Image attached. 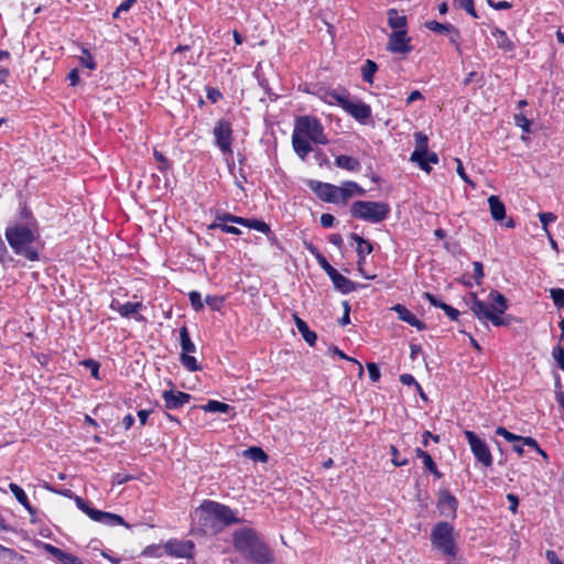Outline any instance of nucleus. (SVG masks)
I'll list each match as a JSON object with an SVG mask.
<instances>
[{"label": "nucleus", "instance_id": "obj_1", "mask_svg": "<svg viewBox=\"0 0 564 564\" xmlns=\"http://www.w3.org/2000/svg\"><path fill=\"white\" fill-rule=\"evenodd\" d=\"M465 301L480 323L487 324V322H491V324L497 327L509 326L511 324V315L502 316L508 310V300L499 291H490L488 294V303L479 300L475 292L469 293Z\"/></svg>", "mask_w": 564, "mask_h": 564}, {"label": "nucleus", "instance_id": "obj_2", "mask_svg": "<svg viewBox=\"0 0 564 564\" xmlns=\"http://www.w3.org/2000/svg\"><path fill=\"white\" fill-rule=\"evenodd\" d=\"M311 141L316 144H327L328 139L324 133V128L319 120L314 116H300L295 119L292 133V147L299 158L305 160L313 151Z\"/></svg>", "mask_w": 564, "mask_h": 564}, {"label": "nucleus", "instance_id": "obj_3", "mask_svg": "<svg viewBox=\"0 0 564 564\" xmlns=\"http://www.w3.org/2000/svg\"><path fill=\"white\" fill-rule=\"evenodd\" d=\"M232 542L235 549L248 561L256 564H270L274 561L273 551L252 528L236 530Z\"/></svg>", "mask_w": 564, "mask_h": 564}, {"label": "nucleus", "instance_id": "obj_4", "mask_svg": "<svg viewBox=\"0 0 564 564\" xmlns=\"http://www.w3.org/2000/svg\"><path fill=\"white\" fill-rule=\"evenodd\" d=\"M204 533H217L225 527L240 523L235 512L226 505L213 500H204L196 510Z\"/></svg>", "mask_w": 564, "mask_h": 564}, {"label": "nucleus", "instance_id": "obj_5", "mask_svg": "<svg viewBox=\"0 0 564 564\" xmlns=\"http://www.w3.org/2000/svg\"><path fill=\"white\" fill-rule=\"evenodd\" d=\"M6 239L15 254L22 256L29 261H39L40 253L34 247L39 238V230L35 224H17L6 228Z\"/></svg>", "mask_w": 564, "mask_h": 564}, {"label": "nucleus", "instance_id": "obj_6", "mask_svg": "<svg viewBox=\"0 0 564 564\" xmlns=\"http://www.w3.org/2000/svg\"><path fill=\"white\" fill-rule=\"evenodd\" d=\"M431 543L444 556L455 558L458 545L454 536V527L447 521L437 522L431 531Z\"/></svg>", "mask_w": 564, "mask_h": 564}, {"label": "nucleus", "instance_id": "obj_7", "mask_svg": "<svg viewBox=\"0 0 564 564\" xmlns=\"http://www.w3.org/2000/svg\"><path fill=\"white\" fill-rule=\"evenodd\" d=\"M350 214L354 218L379 224L389 216L390 206L384 202L356 200L350 206Z\"/></svg>", "mask_w": 564, "mask_h": 564}, {"label": "nucleus", "instance_id": "obj_8", "mask_svg": "<svg viewBox=\"0 0 564 564\" xmlns=\"http://www.w3.org/2000/svg\"><path fill=\"white\" fill-rule=\"evenodd\" d=\"M232 127L227 119H219L216 121L213 129L215 145L224 155H232Z\"/></svg>", "mask_w": 564, "mask_h": 564}, {"label": "nucleus", "instance_id": "obj_9", "mask_svg": "<svg viewBox=\"0 0 564 564\" xmlns=\"http://www.w3.org/2000/svg\"><path fill=\"white\" fill-rule=\"evenodd\" d=\"M180 344L182 348V354L180 357L182 366L191 372L200 370V366L198 365L196 358L189 356V354L196 351V346L192 341L186 326H182L180 328Z\"/></svg>", "mask_w": 564, "mask_h": 564}, {"label": "nucleus", "instance_id": "obj_10", "mask_svg": "<svg viewBox=\"0 0 564 564\" xmlns=\"http://www.w3.org/2000/svg\"><path fill=\"white\" fill-rule=\"evenodd\" d=\"M464 435L477 462L485 467H491L494 458L487 443L473 431H465Z\"/></svg>", "mask_w": 564, "mask_h": 564}, {"label": "nucleus", "instance_id": "obj_11", "mask_svg": "<svg viewBox=\"0 0 564 564\" xmlns=\"http://www.w3.org/2000/svg\"><path fill=\"white\" fill-rule=\"evenodd\" d=\"M458 505L457 498L448 489L437 491L436 508L441 516L454 520L457 517Z\"/></svg>", "mask_w": 564, "mask_h": 564}, {"label": "nucleus", "instance_id": "obj_12", "mask_svg": "<svg viewBox=\"0 0 564 564\" xmlns=\"http://www.w3.org/2000/svg\"><path fill=\"white\" fill-rule=\"evenodd\" d=\"M411 37L408 31H392L389 34L387 51L393 54L406 55L412 52Z\"/></svg>", "mask_w": 564, "mask_h": 564}, {"label": "nucleus", "instance_id": "obj_13", "mask_svg": "<svg viewBox=\"0 0 564 564\" xmlns=\"http://www.w3.org/2000/svg\"><path fill=\"white\" fill-rule=\"evenodd\" d=\"M194 543L191 540L170 539L164 545V553L176 558L193 557Z\"/></svg>", "mask_w": 564, "mask_h": 564}, {"label": "nucleus", "instance_id": "obj_14", "mask_svg": "<svg viewBox=\"0 0 564 564\" xmlns=\"http://www.w3.org/2000/svg\"><path fill=\"white\" fill-rule=\"evenodd\" d=\"M307 186L314 194L323 202L339 204L338 203V186L324 183L316 180H310Z\"/></svg>", "mask_w": 564, "mask_h": 564}, {"label": "nucleus", "instance_id": "obj_15", "mask_svg": "<svg viewBox=\"0 0 564 564\" xmlns=\"http://www.w3.org/2000/svg\"><path fill=\"white\" fill-rule=\"evenodd\" d=\"M165 410H177L187 404L192 395L183 391L165 390L162 393Z\"/></svg>", "mask_w": 564, "mask_h": 564}, {"label": "nucleus", "instance_id": "obj_16", "mask_svg": "<svg viewBox=\"0 0 564 564\" xmlns=\"http://www.w3.org/2000/svg\"><path fill=\"white\" fill-rule=\"evenodd\" d=\"M415 149L411 153L410 161L417 164L420 169H425L423 164V155L429 151V138L425 133L419 131L414 133Z\"/></svg>", "mask_w": 564, "mask_h": 564}, {"label": "nucleus", "instance_id": "obj_17", "mask_svg": "<svg viewBox=\"0 0 564 564\" xmlns=\"http://www.w3.org/2000/svg\"><path fill=\"white\" fill-rule=\"evenodd\" d=\"M344 110L357 121L365 123L371 117V108L365 102H352L349 98Z\"/></svg>", "mask_w": 564, "mask_h": 564}, {"label": "nucleus", "instance_id": "obj_18", "mask_svg": "<svg viewBox=\"0 0 564 564\" xmlns=\"http://www.w3.org/2000/svg\"><path fill=\"white\" fill-rule=\"evenodd\" d=\"M425 26L430 31H433V32H436V33H440V34H443V33L448 34L451 42L458 46V41L460 39V33H459L458 29H456L453 24H451V23L443 24V23H440V22H437L435 20H432V21H427L425 23Z\"/></svg>", "mask_w": 564, "mask_h": 564}, {"label": "nucleus", "instance_id": "obj_19", "mask_svg": "<svg viewBox=\"0 0 564 564\" xmlns=\"http://www.w3.org/2000/svg\"><path fill=\"white\" fill-rule=\"evenodd\" d=\"M43 550L46 551L52 556H54L61 564H84L78 556L65 552L62 549L50 543H43Z\"/></svg>", "mask_w": 564, "mask_h": 564}, {"label": "nucleus", "instance_id": "obj_20", "mask_svg": "<svg viewBox=\"0 0 564 564\" xmlns=\"http://www.w3.org/2000/svg\"><path fill=\"white\" fill-rule=\"evenodd\" d=\"M89 518L96 522L104 523V524H107L110 527H115V525L128 527V524L124 522L122 517L115 514V513L101 511V510H98L95 508L93 510H90Z\"/></svg>", "mask_w": 564, "mask_h": 564}, {"label": "nucleus", "instance_id": "obj_21", "mask_svg": "<svg viewBox=\"0 0 564 564\" xmlns=\"http://www.w3.org/2000/svg\"><path fill=\"white\" fill-rule=\"evenodd\" d=\"M355 194L364 195L365 189L356 182H344L341 186H338V203L345 205Z\"/></svg>", "mask_w": 564, "mask_h": 564}, {"label": "nucleus", "instance_id": "obj_22", "mask_svg": "<svg viewBox=\"0 0 564 564\" xmlns=\"http://www.w3.org/2000/svg\"><path fill=\"white\" fill-rule=\"evenodd\" d=\"M334 288L343 294H348L357 289V284L335 270L329 276Z\"/></svg>", "mask_w": 564, "mask_h": 564}, {"label": "nucleus", "instance_id": "obj_23", "mask_svg": "<svg viewBox=\"0 0 564 564\" xmlns=\"http://www.w3.org/2000/svg\"><path fill=\"white\" fill-rule=\"evenodd\" d=\"M397 314L399 319L408 323L409 325L415 327L419 330L425 329V324L420 321L411 311H409L404 305L397 304L392 308Z\"/></svg>", "mask_w": 564, "mask_h": 564}, {"label": "nucleus", "instance_id": "obj_24", "mask_svg": "<svg viewBox=\"0 0 564 564\" xmlns=\"http://www.w3.org/2000/svg\"><path fill=\"white\" fill-rule=\"evenodd\" d=\"M349 238L357 243L356 252L358 256L357 264H365L366 256L370 254L373 251L372 243L359 235L352 232L349 235Z\"/></svg>", "mask_w": 564, "mask_h": 564}, {"label": "nucleus", "instance_id": "obj_25", "mask_svg": "<svg viewBox=\"0 0 564 564\" xmlns=\"http://www.w3.org/2000/svg\"><path fill=\"white\" fill-rule=\"evenodd\" d=\"M110 308L117 311L122 317H130L138 314L139 311L143 308V304L141 302H127L121 304L117 300H113L110 304Z\"/></svg>", "mask_w": 564, "mask_h": 564}, {"label": "nucleus", "instance_id": "obj_26", "mask_svg": "<svg viewBox=\"0 0 564 564\" xmlns=\"http://www.w3.org/2000/svg\"><path fill=\"white\" fill-rule=\"evenodd\" d=\"M415 455L422 459L426 470L430 471L435 478L441 479L443 477V473L438 470L434 459L426 451L417 447L415 448Z\"/></svg>", "mask_w": 564, "mask_h": 564}, {"label": "nucleus", "instance_id": "obj_27", "mask_svg": "<svg viewBox=\"0 0 564 564\" xmlns=\"http://www.w3.org/2000/svg\"><path fill=\"white\" fill-rule=\"evenodd\" d=\"M388 25L393 31H408V20L405 15L399 14L397 9H389L387 12Z\"/></svg>", "mask_w": 564, "mask_h": 564}, {"label": "nucleus", "instance_id": "obj_28", "mask_svg": "<svg viewBox=\"0 0 564 564\" xmlns=\"http://www.w3.org/2000/svg\"><path fill=\"white\" fill-rule=\"evenodd\" d=\"M297 330L302 335L303 339L310 345L314 346L317 339L315 332L311 330L307 323L299 317L296 314L293 315Z\"/></svg>", "mask_w": 564, "mask_h": 564}, {"label": "nucleus", "instance_id": "obj_29", "mask_svg": "<svg viewBox=\"0 0 564 564\" xmlns=\"http://www.w3.org/2000/svg\"><path fill=\"white\" fill-rule=\"evenodd\" d=\"M305 248L310 251L312 256L316 259L319 267L325 271V273L329 276L336 269L329 264L327 259L323 256V253L318 250L316 246L312 242H305Z\"/></svg>", "mask_w": 564, "mask_h": 564}, {"label": "nucleus", "instance_id": "obj_30", "mask_svg": "<svg viewBox=\"0 0 564 564\" xmlns=\"http://www.w3.org/2000/svg\"><path fill=\"white\" fill-rule=\"evenodd\" d=\"M488 205L492 219H495L496 221H501L506 218L505 204L500 200L498 196L491 195L488 198Z\"/></svg>", "mask_w": 564, "mask_h": 564}, {"label": "nucleus", "instance_id": "obj_31", "mask_svg": "<svg viewBox=\"0 0 564 564\" xmlns=\"http://www.w3.org/2000/svg\"><path fill=\"white\" fill-rule=\"evenodd\" d=\"M335 165L348 172H358L361 169V164L356 158L345 154L336 156Z\"/></svg>", "mask_w": 564, "mask_h": 564}, {"label": "nucleus", "instance_id": "obj_32", "mask_svg": "<svg viewBox=\"0 0 564 564\" xmlns=\"http://www.w3.org/2000/svg\"><path fill=\"white\" fill-rule=\"evenodd\" d=\"M491 35L495 37L497 46L500 50H503L506 52H510V51L514 50V47H516L514 43L509 39V36L507 35V33L503 30H501L499 28H494L491 31Z\"/></svg>", "mask_w": 564, "mask_h": 564}, {"label": "nucleus", "instance_id": "obj_33", "mask_svg": "<svg viewBox=\"0 0 564 564\" xmlns=\"http://www.w3.org/2000/svg\"><path fill=\"white\" fill-rule=\"evenodd\" d=\"M10 491L13 494L15 499L31 513H35V509L31 506L29 498L24 490L17 484L11 482L9 485Z\"/></svg>", "mask_w": 564, "mask_h": 564}, {"label": "nucleus", "instance_id": "obj_34", "mask_svg": "<svg viewBox=\"0 0 564 564\" xmlns=\"http://www.w3.org/2000/svg\"><path fill=\"white\" fill-rule=\"evenodd\" d=\"M321 98L328 105H338L344 109L349 96L348 94H339L336 90H327Z\"/></svg>", "mask_w": 564, "mask_h": 564}, {"label": "nucleus", "instance_id": "obj_35", "mask_svg": "<svg viewBox=\"0 0 564 564\" xmlns=\"http://www.w3.org/2000/svg\"><path fill=\"white\" fill-rule=\"evenodd\" d=\"M241 225L243 227L254 229L262 234H269L271 231L270 226L263 220L254 219V218H241Z\"/></svg>", "mask_w": 564, "mask_h": 564}, {"label": "nucleus", "instance_id": "obj_36", "mask_svg": "<svg viewBox=\"0 0 564 564\" xmlns=\"http://www.w3.org/2000/svg\"><path fill=\"white\" fill-rule=\"evenodd\" d=\"M378 70V65L376 62L371 59H367L365 64L361 67V77L362 80L372 84L373 83V76L376 72Z\"/></svg>", "mask_w": 564, "mask_h": 564}, {"label": "nucleus", "instance_id": "obj_37", "mask_svg": "<svg viewBox=\"0 0 564 564\" xmlns=\"http://www.w3.org/2000/svg\"><path fill=\"white\" fill-rule=\"evenodd\" d=\"M200 408L205 412H210V413H216V412L228 413L231 410V406L229 404L217 401V400H209L206 404L202 405Z\"/></svg>", "mask_w": 564, "mask_h": 564}, {"label": "nucleus", "instance_id": "obj_38", "mask_svg": "<svg viewBox=\"0 0 564 564\" xmlns=\"http://www.w3.org/2000/svg\"><path fill=\"white\" fill-rule=\"evenodd\" d=\"M243 456L252 459L253 462L267 463L269 459L268 454L258 446H251L243 452Z\"/></svg>", "mask_w": 564, "mask_h": 564}, {"label": "nucleus", "instance_id": "obj_39", "mask_svg": "<svg viewBox=\"0 0 564 564\" xmlns=\"http://www.w3.org/2000/svg\"><path fill=\"white\" fill-rule=\"evenodd\" d=\"M241 218L242 217H240V216H235V215H231V214L226 213V212L217 210L215 213V220L212 224H217V223L227 224V223H230V224L241 225V223H242Z\"/></svg>", "mask_w": 564, "mask_h": 564}, {"label": "nucleus", "instance_id": "obj_40", "mask_svg": "<svg viewBox=\"0 0 564 564\" xmlns=\"http://www.w3.org/2000/svg\"><path fill=\"white\" fill-rule=\"evenodd\" d=\"M14 560H20L22 562V554L18 553L13 549L0 545V561H3L6 564H11L15 563Z\"/></svg>", "mask_w": 564, "mask_h": 564}, {"label": "nucleus", "instance_id": "obj_41", "mask_svg": "<svg viewBox=\"0 0 564 564\" xmlns=\"http://www.w3.org/2000/svg\"><path fill=\"white\" fill-rule=\"evenodd\" d=\"M551 299L558 308H564V289L554 288L550 290Z\"/></svg>", "mask_w": 564, "mask_h": 564}, {"label": "nucleus", "instance_id": "obj_42", "mask_svg": "<svg viewBox=\"0 0 564 564\" xmlns=\"http://www.w3.org/2000/svg\"><path fill=\"white\" fill-rule=\"evenodd\" d=\"M219 228L223 232L231 234V235H241V230L238 227L227 225V224H209L208 230H214Z\"/></svg>", "mask_w": 564, "mask_h": 564}, {"label": "nucleus", "instance_id": "obj_43", "mask_svg": "<svg viewBox=\"0 0 564 564\" xmlns=\"http://www.w3.org/2000/svg\"><path fill=\"white\" fill-rule=\"evenodd\" d=\"M82 53L83 55L80 56V64L88 69H95L97 64L89 51L87 48H83Z\"/></svg>", "mask_w": 564, "mask_h": 564}, {"label": "nucleus", "instance_id": "obj_44", "mask_svg": "<svg viewBox=\"0 0 564 564\" xmlns=\"http://www.w3.org/2000/svg\"><path fill=\"white\" fill-rule=\"evenodd\" d=\"M188 297L194 311L199 312L204 308L202 295L198 291H191Z\"/></svg>", "mask_w": 564, "mask_h": 564}, {"label": "nucleus", "instance_id": "obj_45", "mask_svg": "<svg viewBox=\"0 0 564 564\" xmlns=\"http://www.w3.org/2000/svg\"><path fill=\"white\" fill-rule=\"evenodd\" d=\"M496 434L499 435V436H502L505 437V440L509 443H519L520 442V435H516L511 432H509L506 427L503 426H498L496 429Z\"/></svg>", "mask_w": 564, "mask_h": 564}, {"label": "nucleus", "instance_id": "obj_46", "mask_svg": "<svg viewBox=\"0 0 564 564\" xmlns=\"http://www.w3.org/2000/svg\"><path fill=\"white\" fill-rule=\"evenodd\" d=\"M438 161H440V159H438L437 153L427 151L426 155H423V164H424L425 169H421V170L426 173H430L432 170L430 164H437Z\"/></svg>", "mask_w": 564, "mask_h": 564}, {"label": "nucleus", "instance_id": "obj_47", "mask_svg": "<svg viewBox=\"0 0 564 564\" xmlns=\"http://www.w3.org/2000/svg\"><path fill=\"white\" fill-rule=\"evenodd\" d=\"M514 123L522 129L523 132H531V120H529L523 113L514 115Z\"/></svg>", "mask_w": 564, "mask_h": 564}, {"label": "nucleus", "instance_id": "obj_48", "mask_svg": "<svg viewBox=\"0 0 564 564\" xmlns=\"http://www.w3.org/2000/svg\"><path fill=\"white\" fill-rule=\"evenodd\" d=\"M390 454L392 456L391 462L394 466L401 467L409 464L408 458H401L398 448L394 445H390Z\"/></svg>", "mask_w": 564, "mask_h": 564}, {"label": "nucleus", "instance_id": "obj_49", "mask_svg": "<svg viewBox=\"0 0 564 564\" xmlns=\"http://www.w3.org/2000/svg\"><path fill=\"white\" fill-rule=\"evenodd\" d=\"M205 303L213 310V311H220L224 297L218 295H207L205 297Z\"/></svg>", "mask_w": 564, "mask_h": 564}, {"label": "nucleus", "instance_id": "obj_50", "mask_svg": "<svg viewBox=\"0 0 564 564\" xmlns=\"http://www.w3.org/2000/svg\"><path fill=\"white\" fill-rule=\"evenodd\" d=\"M153 156L155 161L159 163L158 169L160 172L164 173L170 169V162L162 152L154 150Z\"/></svg>", "mask_w": 564, "mask_h": 564}, {"label": "nucleus", "instance_id": "obj_51", "mask_svg": "<svg viewBox=\"0 0 564 564\" xmlns=\"http://www.w3.org/2000/svg\"><path fill=\"white\" fill-rule=\"evenodd\" d=\"M539 219L542 224V228L547 236H550V231L547 229L549 224L554 223L556 220V216L553 213H540Z\"/></svg>", "mask_w": 564, "mask_h": 564}, {"label": "nucleus", "instance_id": "obj_52", "mask_svg": "<svg viewBox=\"0 0 564 564\" xmlns=\"http://www.w3.org/2000/svg\"><path fill=\"white\" fill-rule=\"evenodd\" d=\"M552 357L556 361L560 369L564 371V347L561 345L553 347Z\"/></svg>", "mask_w": 564, "mask_h": 564}, {"label": "nucleus", "instance_id": "obj_53", "mask_svg": "<svg viewBox=\"0 0 564 564\" xmlns=\"http://www.w3.org/2000/svg\"><path fill=\"white\" fill-rule=\"evenodd\" d=\"M162 550H164L162 545L151 544L143 550L142 554L149 557H161L163 554Z\"/></svg>", "mask_w": 564, "mask_h": 564}, {"label": "nucleus", "instance_id": "obj_54", "mask_svg": "<svg viewBox=\"0 0 564 564\" xmlns=\"http://www.w3.org/2000/svg\"><path fill=\"white\" fill-rule=\"evenodd\" d=\"M473 267H474V273H473L471 278L475 280L477 285H480L482 278H484V265L479 261H474Z\"/></svg>", "mask_w": 564, "mask_h": 564}, {"label": "nucleus", "instance_id": "obj_55", "mask_svg": "<svg viewBox=\"0 0 564 564\" xmlns=\"http://www.w3.org/2000/svg\"><path fill=\"white\" fill-rule=\"evenodd\" d=\"M367 370L369 373V378L372 382H378L380 380L381 373L378 366L375 362H368Z\"/></svg>", "mask_w": 564, "mask_h": 564}, {"label": "nucleus", "instance_id": "obj_56", "mask_svg": "<svg viewBox=\"0 0 564 564\" xmlns=\"http://www.w3.org/2000/svg\"><path fill=\"white\" fill-rule=\"evenodd\" d=\"M333 354L337 355L341 359H346L352 362L358 364L359 366V375H362L364 368L360 362H358L356 359L348 357L344 351H341L337 346H332L329 349Z\"/></svg>", "mask_w": 564, "mask_h": 564}, {"label": "nucleus", "instance_id": "obj_57", "mask_svg": "<svg viewBox=\"0 0 564 564\" xmlns=\"http://www.w3.org/2000/svg\"><path fill=\"white\" fill-rule=\"evenodd\" d=\"M20 217H21V219L25 220L26 224H31L32 226L35 224V226H37V223H36L35 218L33 217L32 212L26 206H23L21 208Z\"/></svg>", "mask_w": 564, "mask_h": 564}, {"label": "nucleus", "instance_id": "obj_58", "mask_svg": "<svg viewBox=\"0 0 564 564\" xmlns=\"http://www.w3.org/2000/svg\"><path fill=\"white\" fill-rule=\"evenodd\" d=\"M75 503L76 507L79 510H82L85 514H87L88 517L90 516V510H93L94 508L90 507L88 501L84 500L82 497H75Z\"/></svg>", "mask_w": 564, "mask_h": 564}, {"label": "nucleus", "instance_id": "obj_59", "mask_svg": "<svg viewBox=\"0 0 564 564\" xmlns=\"http://www.w3.org/2000/svg\"><path fill=\"white\" fill-rule=\"evenodd\" d=\"M75 503L76 507L79 510H82L85 514H87L88 517L90 516V510H93L94 508L90 507L88 501L84 500L82 497H75Z\"/></svg>", "mask_w": 564, "mask_h": 564}, {"label": "nucleus", "instance_id": "obj_60", "mask_svg": "<svg viewBox=\"0 0 564 564\" xmlns=\"http://www.w3.org/2000/svg\"><path fill=\"white\" fill-rule=\"evenodd\" d=\"M206 91L208 100L213 104H216L223 97L220 90L215 87H207Z\"/></svg>", "mask_w": 564, "mask_h": 564}, {"label": "nucleus", "instance_id": "obj_61", "mask_svg": "<svg viewBox=\"0 0 564 564\" xmlns=\"http://www.w3.org/2000/svg\"><path fill=\"white\" fill-rule=\"evenodd\" d=\"M487 3L489 7H491L495 10H508L512 8V4L508 1H494V0H487Z\"/></svg>", "mask_w": 564, "mask_h": 564}, {"label": "nucleus", "instance_id": "obj_62", "mask_svg": "<svg viewBox=\"0 0 564 564\" xmlns=\"http://www.w3.org/2000/svg\"><path fill=\"white\" fill-rule=\"evenodd\" d=\"M259 84L263 88L264 93L268 95L270 100L274 101L279 98V96L271 90L267 79H264V78L260 79Z\"/></svg>", "mask_w": 564, "mask_h": 564}, {"label": "nucleus", "instance_id": "obj_63", "mask_svg": "<svg viewBox=\"0 0 564 564\" xmlns=\"http://www.w3.org/2000/svg\"><path fill=\"white\" fill-rule=\"evenodd\" d=\"M442 310L444 311V313L452 319V321H457L458 319V316H459V311L456 310L455 307L451 306V305H442Z\"/></svg>", "mask_w": 564, "mask_h": 564}, {"label": "nucleus", "instance_id": "obj_64", "mask_svg": "<svg viewBox=\"0 0 564 564\" xmlns=\"http://www.w3.org/2000/svg\"><path fill=\"white\" fill-rule=\"evenodd\" d=\"M545 557L550 564H563V562L557 556L556 552L553 550H547L545 552Z\"/></svg>", "mask_w": 564, "mask_h": 564}]
</instances>
